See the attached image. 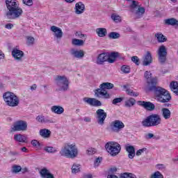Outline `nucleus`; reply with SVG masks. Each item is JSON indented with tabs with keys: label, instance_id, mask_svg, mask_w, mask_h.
Instances as JSON below:
<instances>
[{
	"label": "nucleus",
	"instance_id": "nucleus-1",
	"mask_svg": "<svg viewBox=\"0 0 178 178\" xmlns=\"http://www.w3.org/2000/svg\"><path fill=\"white\" fill-rule=\"evenodd\" d=\"M6 6L8 11L5 14V17L8 20H16L23 15V9L19 7L16 0H6Z\"/></svg>",
	"mask_w": 178,
	"mask_h": 178
},
{
	"label": "nucleus",
	"instance_id": "nucleus-2",
	"mask_svg": "<svg viewBox=\"0 0 178 178\" xmlns=\"http://www.w3.org/2000/svg\"><path fill=\"white\" fill-rule=\"evenodd\" d=\"M60 156L74 159L79 155V149L76 144L65 143L59 152Z\"/></svg>",
	"mask_w": 178,
	"mask_h": 178
},
{
	"label": "nucleus",
	"instance_id": "nucleus-3",
	"mask_svg": "<svg viewBox=\"0 0 178 178\" xmlns=\"http://www.w3.org/2000/svg\"><path fill=\"white\" fill-rule=\"evenodd\" d=\"M161 123H162V118L159 114L149 115L141 122L143 127H155L159 126Z\"/></svg>",
	"mask_w": 178,
	"mask_h": 178
},
{
	"label": "nucleus",
	"instance_id": "nucleus-4",
	"mask_svg": "<svg viewBox=\"0 0 178 178\" xmlns=\"http://www.w3.org/2000/svg\"><path fill=\"white\" fill-rule=\"evenodd\" d=\"M55 84L57 87L56 91H67L69 90V79L66 76H60L58 75L56 76L55 79Z\"/></svg>",
	"mask_w": 178,
	"mask_h": 178
},
{
	"label": "nucleus",
	"instance_id": "nucleus-5",
	"mask_svg": "<svg viewBox=\"0 0 178 178\" xmlns=\"http://www.w3.org/2000/svg\"><path fill=\"white\" fill-rule=\"evenodd\" d=\"M3 98L6 105L8 106H11L12 108L19 106V104H20L19 97H17L15 93L11 92H5L3 95Z\"/></svg>",
	"mask_w": 178,
	"mask_h": 178
},
{
	"label": "nucleus",
	"instance_id": "nucleus-6",
	"mask_svg": "<svg viewBox=\"0 0 178 178\" xmlns=\"http://www.w3.org/2000/svg\"><path fill=\"white\" fill-rule=\"evenodd\" d=\"M130 8L131 12L134 15L136 19H141L144 13H145V8L140 7L137 1H132Z\"/></svg>",
	"mask_w": 178,
	"mask_h": 178
},
{
	"label": "nucleus",
	"instance_id": "nucleus-7",
	"mask_svg": "<svg viewBox=\"0 0 178 178\" xmlns=\"http://www.w3.org/2000/svg\"><path fill=\"white\" fill-rule=\"evenodd\" d=\"M105 148L111 155V156H116L119 152H120V150L122 149V147H120V145L116 142H108L106 144Z\"/></svg>",
	"mask_w": 178,
	"mask_h": 178
},
{
	"label": "nucleus",
	"instance_id": "nucleus-8",
	"mask_svg": "<svg viewBox=\"0 0 178 178\" xmlns=\"http://www.w3.org/2000/svg\"><path fill=\"white\" fill-rule=\"evenodd\" d=\"M158 83H155V81L153 82L152 86H149V91H153L154 92V95L156 97V99H157L159 97H160L161 95H163L166 91V89L161 87V86H156V84Z\"/></svg>",
	"mask_w": 178,
	"mask_h": 178
},
{
	"label": "nucleus",
	"instance_id": "nucleus-9",
	"mask_svg": "<svg viewBox=\"0 0 178 178\" xmlns=\"http://www.w3.org/2000/svg\"><path fill=\"white\" fill-rule=\"evenodd\" d=\"M158 59L159 62L163 65L165 62H166V56H168V50L166 49V47L165 45H161L159 47L158 51Z\"/></svg>",
	"mask_w": 178,
	"mask_h": 178
},
{
	"label": "nucleus",
	"instance_id": "nucleus-10",
	"mask_svg": "<svg viewBox=\"0 0 178 178\" xmlns=\"http://www.w3.org/2000/svg\"><path fill=\"white\" fill-rule=\"evenodd\" d=\"M107 116L108 114L104 109L99 108L96 111V119L97 120L98 124H100V126H104L105 123V119H106Z\"/></svg>",
	"mask_w": 178,
	"mask_h": 178
},
{
	"label": "nucleus",
	"instance_id": "nucleus-11",
	"mask_svg": "<svg viewBox=\"0 0 178 178\" xmlns=\"http://www.w3.org/2000/svg\"><path fill=\"white\" fill-rule=\"evenodd\" d=\"M170 99H172V96L170 95V93H169V91L167 90L163 95L156 99V101L161 104H164L165 108H169L170 106H172V104L168 103Z\"/></svg>",
	"mask_w": 178,
	"mask_h": 178
},
{
	"label": "nucleus",
	"instance_id": "nucleus-12",
	"mask_svg": "<svg viewBox=\"0 0 178 178\" xmlns=\"http://www.w3.org/2000/svg\"><path fill=\"white\" fill-rule=\"evenodd\" d=\"M94 92L95 97H96V98H99L101 99H109V98H111V95H109V93H108L106 90H104L100 86L99 88L95 90Z\"/></svg>",
	"mask_w": 178,
	"mask_h": 178
},
{
	"label": "nucleus",
	"instance_id": "nucleus-13",
	"mask_svg": "<svg viewBox=\"0 0 178 178\" xmlns=\"http://www.w3.org/2000/svg\"><path fill=\"white\" fill-rule=\"evenodd\" d=\"M50 30L54 33L53 35L54 37V40L57 42H59L63 37V31H62V29L56 26H51L50 27Z\"/></svg>",
	"mask_w": 178,
	"mask_h": 178
},
{
	"label": "nucleus",
	"instance_id": "nucleus-14",
	"mask_svg": "<svg viewBox=\"0 0 178 178\" xmlns=\"http://www.w3.org/2000/svg\"><path fill=\"white\" fill-rule=\"evenodd\" d=\"M14 131H26L27 130V122L24 120L17 121L13 128Z\"/></svg>",
	"mask_w": 178,
	"mask_h": 178
},
{
	"label": "nucleus",
	"instance_id": "nucleus-15",
	"mask_svg": "<svg viewBox=\"0 0 178 178\" xmlns=\"http://www.w3.org/2000/svg\"><path fill=\"white\" fill-rule=\"evenodd\" d=\"M110 126L112 131H114L115 133H119L120 130H122V129H124V124L123 123V122L119 120L113 121L111 123Z\"/></svg>",
	"mask_w": 178,
	"mask_h": 178
},
{
	"label": "nucleus",
	"instance_id": "nucleus-16",
	"mask_svg": "<svg viewBox=\"0 0 178 178\" xmlns=\"http://www.w3.org/2000/svg\"><path fill=\"white\" fill-rule=\"evenodd\" d=\"M83 100L86 104H88V105H90V106H102L101 101L95 98L84 97Z\"/></svg>",
	"mask_w": 178,
	"mask_h": 178
},
{
	"label": "nucleus",
	"instance_id": "nucleus-17",
	"mask_svg": "<svg viewBox=\"0 0 178 178\" xmlns=\"http://www.w3.org/2000/svg\"><path fill=\"white\" fill-rule=\"evenodd\" d=\"M138 104L140 105V106H143V108L147 111H155V104L151 102L138 101Z\"/></svg>",
	"mask_w": 178,
	"mask_h": 178
},
{
	"label": "nucleus",
	"instance_id": "nucleus-18",
	"mask_svg": "<svg viewBox=\"0 0 178 178\" xmlns=\"http://www.w3.org/2000/svg\"><path fill=\"white\" fill-rule=\"evenodd\" d=\"M144 76L145 79H146L147 80L148 88H149L151 86H154V82H155V83H158L156 78H152V74L151 73V72L146 71L145 72Z\"/></svg>",
	"mask_w": 178,
	"mask_h": 178
},
{
	"label": "nucleus",
	"instance_id": "nucleus-19",
	"mask_svg": "<svg viewBox=\"0 0 178 178\" xmlns=\"http://www.w3.org/2000/svg\"><path fill=\"white\" fill-rule=\"evenodd\" d=\"M12 56L15 60H17L18 62H21L23 56H24V52L17 49H14L12 51Z\"/></svg>",
	"mask_w": 178,
	"mask_h": 178
},
{
	"label": "nucleus",
	"instance_id": "nucleus-20",
	"mask_svg": "<svg viewBox=\"0 0 178 178\" xmlns=\"http://www.w3.org/2000/svg\"><path fill=\"white\" fill-rule=\"evenodd\" d=\"M70 55L76 59H83L84 58V51L83 50H77L76 49H72L70 50Z\"/></svg>",
	"mask_w": 178,
	"mask_h": 178
},
{
	"label": "nucleus",
	"instance_id": "nucleus-21",
	"mask_svg": "<svg viewBox=\"0 0 178 178\" xmlns=\"http://www.w3.org/2000/svg\"><path fill=\"white\" fill-rule=\"evenodd\" d=\"M74 9L76 15H81L84 13V10H86V6L84 3H83V2L79 1L75 4Z\"/></svg>",
	"mask_w": 178,
	"mask_h": 178
},
{
	"label": "nucleus",
	"instance_id": "nucleus-22",
	"mask_svg": "<svg viewBox=\"0 0 178 178\" xmlns=\"http://www.w3.org/2000/svg\"><path fill=\"white\" fill-rule=\"evenodd\" d=\"M104 62H108V53H102L97 58L96 63L97 65H104Z\"/></svg>",
	"mask_w": 178,
	"mask_h": 178
},
{
	"label": "nucleus",
	"instance_id": "nucleus-23",
	"mask_svg": "<svg viewBox=\"0 0 178 178\" xmlns=\"http://www.w3.org/2000/svg\"><path fill=\"white\" fill-rule=\"evenodd\" d=\"M151 63H152V55L151 54V52L147 51L143 58V66H149Z\"/></svg>",
	"mask_w": 178,
	"mask_h": 178
},
{
	"label": "nucleus",
	"instance_id": "nucleus-24",
	"mask_svg": "<svg viewBox=\"0 0 178 178\" xmlns=\"http://www.w3.org/2000/svg\"><path fill=\"white\" fill-rule=\"evenodd\" d=\"M40 175L42 178H55L54 174L51 173L46 168L40 170Z\"/></svg>",
	"mask_w": 178,
	"mask_h": 178
},
{
	"label": "nucleus",
	"instance_id": "nucleus-25",
	"mask_svg": "<svg viewBox=\"0 0 178 178\" xmlns=\"http://www.w3.org/2000/svg\"><path fill=\"white\" fill-rule=\"evenodd\" d=\"M125 149L128 152L129 159H133L136 156V148L132 145L126 146Z\"/></svg>",
	"mask_w": 178,
	"mask_h": 178
},
{
	"label": "nucleus",
	"instance_id": "nucleus-26",
	"mask_svg": "<svg viewBox=\"0 0 178 178\" xmlns=\"http://www.w3.org/2000/svg\"><path fill=\"white\" fill-rule=\"evenodd\" d=\"M119 56L118 52H111L107 53V62L108 63H114L115 60H116V58Z\"/></svg>",
	"mask_w": 178,
	"mask_h": 178
},
{
	"label": "nucleus",
	"instance_id": "nucleus-27",
	"mask_svg": "<svg viewBox=\"0 0 178 178\" xmlns=\"http://www.w3.org/2000/svg\"><path fill=\"white\" fill-rule=\"evenodd\" d=\"M161 115L163 116V119L168 120V119H170V116H172V113L170 112V110H169V108H161Z\"/></svg>",
	"mask_w": 178,
	"mask_h": 178
},
{
	"label": "nucleus",
	"instance_id": "nucleus-28",
	"mask_svg": "<svg viewBox=\"0 0 178 178\" xmlns=\"http://www.w3.org/2000/svg\"><path fill=\"white\" fill-rule=\"evenodd\" d=\"M51 111L53 113H56V115H62V113L65 112V109L60 106H53L51 108Z\"/></svg>",
	"mask_w": 178,
	"mask_h": 178
},
{
	"label": "nucleus",
	"instance_id": "nucleus-29",
	"mask_svg": "<svg viewBox=\"0 0 178 178\" xmlns=\"http://www.w3.org/2000/svg\"><path fill=\"white\" fill-rule=\"evenodd\" d=\"M39 134L42 138H49L51 137V131L47 129H42L40 130Z\"/></svg>",
	"mask_w": 178,
	"mask_h": 178
},
{
	"label": "nucleus",
	"instance_id": "nucleus-30",
	"mask_svg": "<svg viewBox=\"0 0 178 178\" xmlns=\"http://www.w3.org/2000/svg\"><path fill=\"white\" fill-rule=\"evenodd\" d=\"M96 34H97L98 37L100 38L106 37V34H108V31L105 28H97L96 29Z\"/></svg>",
	"mask_w": 178,
	"mask_h": 178
},
{
	"label": "nucleus",
	"instance_id": "nucleus-31",
	"mask_svg": "<svg viewBox=\"0 0 178 178\" xmlns=\"http://www.w3.org/2000/svg\"><path fill=\"white\" fill-rule=\"evenodd\" d=\"M14 140L18 143H26V141H27V137L20 134H17L14 135Z\"/></svg>",
	"mask_w": 178,
	"mask_h": 178
},
{
	"label": "nucleus",
	"instance_id": "nucleus-32",
	"mask_svg": "<svg viewBox=\"0 0 178 178\" xmlns=\"http://www.w3.org/2000/svg\"><path fill=\"white\" fill-rule=\"evenodd\" d=\"M170 88L175 95H178V82L176 81H172L170 83Z\"/></svg>",
	"mask_w": 178,
	"mask_h": 178
},
{
	"label": "nucleus",
	"instance_id": "nucleus-33",
	"mask_svg": "<svg viewBox=\"0 0 178 178\" xmlns=\"http://www.w3.org/2000/svg\"><path fill=\"white\" fill-rule=\"evenodd\" d=\"M36 120L38 123H54V120L45 119L44 115H38L36 117Z\"/></svg>",
	"mask_w": 178,
	"mask_h": 178
},
{
	"label": "nucleus",
	"instance_id": "nucleus-34",
	"mask_svg": "<svg viewBox=\"0 0 178 178\" xmlns=\"http://www.w3.org/2000/svg\"><path fill=\"white\" fill-rule=\"evenodd\" d=\"M154 37L156 38L158 42H166V41H168V38H166V36L163 35L162 33H156Z\"/></svg>",
	"mask_w": 178,
	"mask_h": 178
},
{
	"label": "nucleus",
	"instance_id": "nucleus-35",
	"mask_svg": "<svg viewBox=\"0 0 178 178\" xmlns=\"http://www.w3.org/2000/svg\"><path fill=\"white\" fill-rule=\"evenodd\" d=\"M26 45L28 47H33L35 44V38L33 36L27 35L26 36Z\"/></svg>",
	"mask_w": 178,
	"mask_h": 178
},
{
	"label": "nucleus",
	"instance_id": "nucleus-36",
	"mask_svg": "<svg viewBox=\"0 0 178 178\" xmlns=\"http://www.w3.org/2000/svg\"><path fill=\"white\" fill-rule=\"evenodd\" d=\"M165 23L168 26H177L178 27V20L175 18L165 19Z\"/></svg>",
	"mask_w": 178,
	"mask_h": 178
},
{
	"label": "nucleus",
	"instance_id": "nucleus-37",
	"mask_svg": "<svg viewBox=\"0 0 178 178\" xmlns=\"http://www.w3.org/2000/svg\"><path fill=\"white\" fill-rule=\"evenodd\" d=\"M72 44L75 47H83L84 45V40L74 38L72 40Z\"/></svg>",
	"mask_w": 178,
	"mask_h": 178
},
{
	"label": "nucleus",
	"instance_id": "nucleus-38",
	"mask_svg": "<svg viewBox=\"0 0 178 178\" xmlns=\"http://www.w3.org/2000/svg\"><path fill=\"white\" fill-rule=\"evenodd\" d=\"M115 87V85L109 82L103 83L100 85V88H104V90H112Z\"/></svg>",
	"mask_w": 178,
	"mask_h": 178
},
{
	"label": "nucleus",
	"instance_id": "nucleus-39",
	"mask_svg": "<svg viewBox=\"0 0 178 178\" xmlns=\"http://www.w3.org/2000/svg\"><path fill=\"white\" fill-rule=\"evenodd\" d=\"M81 165L80 164L74 163L72 166V173H79L81 172Z\"/></svg>",
	"mask_w": 178,
	"mask_h": 178
},
{
	"label": "nucleus",
	"instance_id": "nucleus-40",
	"mask_svg": "<svg viewBox=\"0 0 178 178\" xmlns=\"http://www.w3.org/2000/svg\"><path fill=\"white\" fill-rule=\"evenodd\" d=\"M135 104H136V99H134V98H131L125 101L126 108H131V106H134Z\"/></svg>",
	"mask_w": 178,
	"mask_h": 178
},
{
	"label": "nucleus",
	"instance_id": "nucleus-41",
	"mask_svg": "<svg viewBox=\"0 0 178 178\" xmlns=\"http://www.w3.org/2000/svg\"><path fill=\"white\" fill-rule=\"evenodd\" d=\"M108 38H110V40H118L120 38V33L118 32H111L108 33Z\"/></svg>",
	"mask_w": 178,
	"mask_h": 178
},
{
	"label": "nucleus",
	"instance_id": "nucleus-42",
	"mask_svg": "<svg viewBox=\"0 0 178 178\" xmlns=\"http://www.w3.org/2000/svg\"><path fill=\"white\" fill-rule=\"evenodd\" d=\"M22 170V166L18 165H14L12 167L11 172L12 173L17 174L19 172H21Z\"/></svg>",
	"mask_w": 178,
	"mask_h": 178
},
{
	"label": "nucleus",
	"instance_id": "nucleus-43",
	"mask_svg": "<svg viewBox=\"0 0 178 178\" xmlns=\"http://www.w3.org/2000/svg\"><path fill=\"white\" fill-rule=\"evenodd\" d=\"M44 149L49 154H55V152H58V149L54 147H45Z\"/></svg>",
	"mask_w": 178,
	"mask_h": 178
},
{
	"label": "nucleus",
	"instance_id": "nucleus-44",
	"mask_svg": "<svg viewBox=\"0 0 178 178\" xmlns=\"http://www.w3.org/2000/svg\"><path fill=\"white\" fill-rule=\"evenodd\" d=\"M121 72L124 73V74H127L130 73V66L127 65H124L121 67Z\"/></svg>",
	"mask_w": 178,
	"mask_h": 178
},
{
	"label": "nucleus",
	"instance_id": "nucleus-45",
	"mask_svg": "<svg viewBox=\"0 0 178 178\" xmlns=\"http://www.w3.org/2000/svg\"><path fill=\"white\" fill-rule=\"evenodd\" d=\"M111 19L115 23H119V22H122V17L120 15L116 14H112Z\"/></svg>",
	"mask_w": 178,
	"mask_h": 178
},
{
	"label": "nucleus",
	"instance_id": "nucleus-46",
	"mask_svg": "<svg viewBox=\"0 0 178 178\" xmlns=\"http://www.w3.org/2000/svg\"><path fill=\"white\" fill-rule=\"evenodd\" d=\"M150 178H163V175L159 171H156L151 175Z\"/></svg>",
	"mask_w": 178,
	"mask_h": 178
},
{
	"label": "nucleus",
	"instance_id": "nucleus-47",
	"mask_svg": "<svg viewBox=\"0 0 178 178\" xmlns=\"http://www.w3.org/2000/svg\"><path fill=\"white\" fill-rule=\"evenodd\" d=\"M126 92L128 94V95H131V97H138L139 95L138 92H134V91H133L131 89H127Z\"/></svg>",
	"mask_w": 178,
	"mask_h": 178
},
{
	"label": "nucleus",
	"instance_id": "nucleus-48",
	"mask_svg": "<svg viewBox=\"0 0 178 178\" xmlns=\"http://www.w3.org/2000/svg\"><path fill=\"white\" fill-rule=\"evenodd\" d=\"M122 101H123V97L115 98L112 101V104H113V105H117V104H120V102H122Z\"/></svg>",
	"mask_w": 178,
	"mask_h": 178
},
{
	"label": "nucleus",
	"instance_id": "nucleus-49",
	"mask_svg": "<svg viewBox=\"0 0 178 178\" xmlns=\"http://www.w3.org/2000/svg\"><path fill=\"white\" fill-rule=\"evenodd\" d=\"M96 152L97 151L95 150V149L92 147H90L86 150V154L88 155H94V154H95Z\"/></svg>",
	"mask_w": 178,
	"mask_h": 178
},
{
	"label": "nucleus",
	"instance_id": "nucleus-50",
	"mask_svg": "<svg viewBox=\"0 0 178 178\" xmlns=\"http://www.w3.org/2000/svg\"><path fill=\"white\" fill-rule=\"evenodd\" d=\"M31 144L33 146L35 147L36 148H38V147H41V143H40V142H38V140H33L31 142Z\"/></svg>",
	"mask_w": 178,
	"mask_h": 178
},
{
	"label": "nucleus",
	"instance_id": "nucleus-51",
	"mask_svg": "<svg viewBox=\"0 0 178 178\" xmlns=\"http://www.w3.org/2000/svg\"><path fill=\"white\" fill-rule=\"evenodd\" d=\"M131 60H132V62H134V63L137 65V66H138V65H140V59L138 58V56H132Z\"/></svg>",
	"mask_w": 178,
	"mask_h": 178
},
{
	"label": "nucleus",
	"instance_id": "nucleus-52",
	"mask_svg": "<svg viewBox=\"0 0 178 178\" xmlns=\"http://www.w3.org/2000/svg\"><path fill=\"white\" fill-rule=\"evenodd\" d=\"M22 2L26 6H33V0H22Z\"/></svg>",
	"mask_w": 178,
	"mask_h": 178
},
{
	"label": "nucleus",
	"instance_id": "nucleus-53",
	"mask_svg": "<svg viewBox=\"0 0 178 178\" xmlns=\"http://www.w3.org/2000/svg\"><path fill=\"white\" fill-rule=\"evenodd\" d=\"M75 37H76V38H83V37H87V35L83 34L80 31H76L75 33Z\"/></svg>",
	"mask_w": 178,
	"mask_h": 178
},
{
	"label": "nucleus",
	"instance_id": "nucleus-54",
	"mask_svg": "<svg viewBox=\"0 0 178 178\" xmlns=\"http://www.w3.org/2000/svg\"><path fill=\"white\" fill-rule=\"evenodd\" d=\"M154 137H155V135H154V134H147L145 136V138H146V140H151V138H154Z\"/></svg>",
	"mask_w": 178,
	"mask_h": 178
},
{
	"label": "nucleus",
	"instance_id": "nucleus-55",
	"mask_svg": "<svg viewBox=\"0 0 178 178\" xmlns=\"http://www.w3.org/2000/svg\"><path fill=\"white\" fill-rule=\"evenodd\" d=\"M144 151H147V148L144 147L143 149H140L139 150H138L136 153V155L137 156H140V155H141V154H143V152H144Z\"/></svg>",
	"mask_w": 178,
	"mask_h": 178
},
{
	"label": "nucleus",
	"instance_id": "nucleus-56",
	"mask_svg": "<svg viewBox=\"0 0 178 178\" xmlns=\"http://www.w3.org/2000/svg\"><path fill=\"white\" fill-rule=\"evenodd\" d=\"M5 29H7V30H12L13 29V24H7L5 25Z\"/></svg>",
	"mask_w": 178,
	"mask_h": 178
},
{
	"label": "nucleus",
	"instance_id": "nucleus-57",
	"mask_svg": "<svg viewBox=\"0 0 178 178\" xmlns=\"http://www.w3.org/2000/svg\"><path fill=\"white\" fill-rule=\"evenodd\" d=\"M130 173L129 172H124V173H121L120 175V178H127V177L129 176Z\"/></svg>",
	"mask_w": 178,
	"mask_h": 178
},
{
	"label": "nucleus",
	"instance_id": "nucleus-58",
	"mask_svg": "<svg viewBox=\"0 0 178 178\" xmlns=\"http://www.w3.org/2000/svg\"><path fill=\"white\" fill-rule=\"evenodd\" d=\"M102 158H97L95 161V166H98V163H101V161H102Z\"/></svg>",
	"mask_w": 178,
	"mask_h": 178
},
{
	"label": "nucleus",
	"instance_id": "nucleus-59",
	"mask_svg": "<svg viewBox=\"0 0 178 178\" xmlns=\"http://www.w3.org/2000/svg\"><path fill=\"white\" fill-rule=\"evenodd\" d=\"M21 172L22 173H27V172H29V168H27L26 167L24 168H21Z\"/></svg>",
	"mask_w": 178,
	"mask_h": 178
},
{
	"label": "nucleus",
	"instance_id": "nucleus-60",
	"mask_svg": "<svg viewBox=\"0 0 178 178\" xmlns=\"http://www.w3.org/2000/svg\"><path fill=\"white\" fill-rule=\"evenodd\" d=\"M83 178H92V175L91 174H84Z\"/></svg>",
	"mask_w": 178,
	"mask_h": 178
},
{
	"label": "nucleus",
	"instance_id": "nucleus-61",
	"mask_svg": "<svg viewBox=\"0 0 178 178\" xmlns=\"http://www.w3.org/2000/svg\"><path fill=\"white\" fill-rule=\"evenodd\" d=\"M84 122H86V123H90L91 122V118L90 117L84 118Z\"/></svg>",
	"mask_w": 178,
	"mask_h": 178
},
{
	"label": "nucleus",
	"instance_id": "nucleus-62",
	"mask_svg": "<svg viewBox=\"0 0 178 178\" xmlns=\"http://www.w3.org/2000/svg\"><path fill=\"white\" fill-rule=\"evenodd\" d=\"M157 168L159 169H165L166 167L163 164H159V165H157Z\"/></svg>",
	"mask_w": 178,
	"mask_h": 178
},
{
	"label": "nucleus",
	"instance_id": "nucleus-63",
	"mask_svg": "<svg viewBox=\"0 0 178 178\" xmlns=\"http://www.w3.org/2000/svg\"><path fill=\"white\" fill-rule=\"evenodd\" d=\"M31 90L32 91H34V90H37V84H33L32 86H31Z\"/></svg>",
	"mask_w": 178,
	"mask_h": 178
},
{
	"label": "nucleus",
	"instance_id": "nucleus-64",
	"mask_svg": "<svg viewBox=\"0 0 178 178\" xmlns=\"http://www.w3.org/2000/svg\"><path fill=\"white\" fill-rule=\"evenodd\" d=\"M107 178H119V177H118V176L114 175H108L107 176Z\"/></svg>",
	"mask_w": 178,
	"mask_h": 178
}]
</instances>
